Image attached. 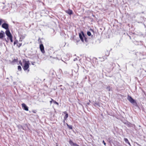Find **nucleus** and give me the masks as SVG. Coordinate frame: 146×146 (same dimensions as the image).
<instances>
[{
  "instance_id": "1",
  "label": "nucleus",
  "mask_w": 146,
  "mask_h": 146,
  "mask_svg": "<svg viewBox=\"0 0 146 146\" xmlns=\"http://www.w3.org/2000/svg\"><path fill=\"white\" fill-rule=\"evenodd\" d=\"M23 64L22 66V67L24 71L27 70L29 72V70L28 69L29 67V61L28 60H26L25 59L23 60Z\"/></svg>"
},
{
  "instance_id": "2",
  "label": "nucleus",
  "mask_w": 146,
  "mask_h": 146,
  "mask_svg": "<svg viewBox=\"0 0 146 146\" xmlns=\"http://www.w3.org/2000/svg\"><path fill=\"white\" fill-rule=\"evenodd\" d=\"M79 35L80 39L82 42H84V41L83 38H85V41L86 42L87 41V38L86 37L83 31H82L81 32V33H79Z\"/></svg>"
},
{
  "instance_id": "3",
  "label": "nucleus",
  "mask_w": 146,
  "mask_h": 146,
  "mask_svg": "<svg viewBox=\"0 0 146 146\" xmlns=\"http://www.w3.org/2000/svg\"><path fill=\"white\" fill-rule=\"evenodd\" d=\"M127 100L131 103L133 104L136 103L135 101L131 96H128Z\"/></svg>"
},
{
  "instance_id": "4",
  "label": "nucleus",
  "mask_w": 146,
  "mask_h": 146,
  "mask_svg": "<svg viewBox=\"0 0 146 146\" xmlns=\"http://www.w3.org/2000/svg\"><path fill=\"white\" fill-rule=\"evenodd\" d=\"M2 27L3 28L7 30L9 28V25L8 24L6 23H3L2 25Z\"/></svg>"
},
{
  "instance_id": "5",
  "label": "nucleus",
  "mask_w": 146,
  "mask_h": 146,
  "mask_svg": "<svg viewBox=\"0 0 146 146\" xmlns=\"http://www.w3.org/2000/svg\"><path fill=\"white\" fill-rule=\"evenodd\" d=\"M40 48L41 52L43 53H44L45 52L44 50V46L42 44H41L40 45Z\"/></svg>"
},
{
  "instance_id": "6",
  "label": "nucleus",
  "mask_w": 146,
  "mask_h": 146,
  "mask_svg": "<svg viewBox=\"0 0 146 146\" xmlns=\"http://www.w3.org/2000/svg\"><path fill=\"white\" fill-rule=\"evenodd\" d=\"M22 108L25 110L28 111V107L24 103H23L22 104Z\"/></svg>"
},
{
  "instance_id": "7",
  "label": "nucleus",
  "mask_w": 146,
  "mask_h": 146,
  "mask_svg": "<svg viewBox=\"0 0 146 146\" xmlns=\"http://www.w3.org/2000/svg\"><path fill=\"white\" fill-rule=\"evenodd\" d=\"M5 36V34L3 31H1L0 33V39H3Z\"/></svg>"
},
{
  "instance_id": "8",
  "label": "nucleus",
  "mask_w": 146,
  "mask_h": 146,
  "mask_svg": "<svg viewBox=\"0 0 146 146\" xmlns=\"http://www.w3.org/2000/svg\"><path fill=\"white\" fill-rule=\"evenodd\" d=\"M69 143L70 145L73 146H79L76 143H74L72 140H70L69 141Z\"/></svg>"
},
{
  "instance_id": "9",
  "label": "nucleus",
  "mask_w": 146,
  "mask_h": 146,
  "mask_svg": "<svg viewBox=\"0 0 146 146\" xmlns=\"http://www.w3.org/2000/svg\"><path fill=\"white\" fill-rule=\"evenodd\" d=\"M5 34L7 36H8L9 37L12 36L11 34L10 33V32L9 30H7L6 31H5Z\"/></svg>"
},
{
  "instance_id": "10",
  "label": "nucleus",
  "mask_w": 146,
  "mask_h": 146,
  "mask_svg": "<svg viewBox=\"0 0 146 146\" xmlns=\"http://www.w3.org/2000/svg\"><path fill=\"white\" fill-rule=\"evenodd\" d=\"M63 113L65 114L64 117V119L63 121L64 122V123L65 122V120H66L67 118L68 117V115L66 111H64Z\"/></svg>"
},
{
  "instance_id": "11",
  "label": "nucleus",
  "mask_w": 146,
  "mask_h": 146,
  "mask_svg": "<svg viewBox=\"0 0 146 146\" xmlns=\"http://www.w3.org/2000/svg\"><path fill=\"white\" fill-rule=\"evenodd\" d=\"M66 12L69 15H71L73 14V12L70 9L67 11Z\"/></svg>"
},
{
  "instance_id": "12",
  "label": "nucleus",
  "mask_w": 146,
  "mask_h": 146,
  "mask_svg": "<svg viewBox=\"0 0 146 146\" xmlns=\"http://www.w3.org/2000/svg\"><path fill=\"white\" fill-rule=\"evenodd\" d=\"M124 140L126 143L128 144L130 146H131L130 143H129V140L127 139L124 138Z\"/></svg>"
},
{
  "instance_id": "13",
  "label": "nucleus",
  "mask_w": 146,
  "mask_h": 146,
  "mask_svg": "<svg viewBox=\"0 0 146 146\" xmlns=\"http://www.w3.org/2000/svg\"><path fill=\"white\" fill-rule=\"evenodd\" d=\"M66 125L68 126V128L71 129H72V125H69L68 123H66Z\"/></svg>"
},
{
  "instance_id": "14",
  "label": "nucleus",
  "mask_w": 146,
  "mask_h": 146,
  "mask_svg": "<svg viewBox=\"0 0 146 146\" xmlns=\"http://www.w3.org/2000/svg\"><path fill=\"white\" fill-rule=\"evenodd\" d=\"M22 45V43H18V44H17V46L19 48L20 46H21Z\"/></svg>"
},
{
  "instance_id": "15",
  "label": "nucleus",
  "mask_w": 146,
  "mask_h": 146,
  "mask_svg": "<svg viewBox=\"0 0 146 146\" xmlns=\"http://www.w3.org/2000/svg\"><path fill=\"white\" fill-rule=\"evenodd\" d=\"M51 99L52 100H53V102L54 104H55L57 105H58L59 104L56 101L52 99L51 98Z\"/></svg>"
},
{
  "instance_id": "16",
  "label": "nucleus",
  "mask_w": 146,
  "mask_h": 146,
  "mask_svg": "<svg viewBox=\"0 0 146 146\" xmlns=\"http://www.w3.org/2000/svg\"><path fill=\"white\" fill-rule=\"evenodd\" d=\"M17 69L19 71H21L22 70V68L20 66H18Z\"/></svg>"
},
{
  "instance_id": "17",
  "label": "nucleus",
  "mask_w": 146,
  "mask_h": 146,
  "mask_svg": "<svg viewBox=\"0 0 146 146\" xmlns=\"http://www.w3.org/2000/svg\"><path fill=\"white\" fill-rule=\"evenodd\" d=\"M25 38V37L24 36H21V37H20V40H19V41L20 42H22V40H21V38H22V39H23Z\"/></svg>"
},
{
  "instance_id": "18",
  "label": "nucleus",
  "mask_w": 146,
  "mask_h": 146,
  "mask_svg": "<svg viewBox=\"0 0 146 146\" xmlns=\"http://www.w3.org/2000/svg\"><path fill=\"white\" fill-rule=\"evenodd\" d=\"M87 35L89 36H90L91 35V32L90 31H88L87 32Z\"/></svg>"
},
{
  "instance_id": "19",
  "label": "nucleus",
  "mask_w": 146,
  "mask_h": 146,
  "mask_svg": "<svg viewBox=\"0 0 146 146\" xmlns=\"http://www.w3.org/2000/svg\"><path fill=\"white\" fill-rule=\"evenodd\" d=\"M18 41L17 40H15L14 42V45H15L16 44H18Z\"/></svg>"
},
{
  "instance_id": "20",
  "label": "nucleus",
  "mask_w": 146,
  "mask_h": 146,
  "mask_svg": "<svg viewBox=\"0 0 146 146\" xmlns=\"http://www.w3.org/2000/svg\"><path fill=\"white\" fill-rule=\"evenodd\" d=\"M106 89L109 91H110L111 89L110 87V86H107L106 88Z\"/></svg>"
},
{
  "instance_id": "21",
  "label": "nucleus",
  "mask_w": 146,
  "mask_h": 146,
  "mask_svg": "<svg viewBox=\"0 0 146 146\" xmlns=\"http://www.w3.org/2000/svg\"><path fill=\"white\" fill-rule=\"evenodd\" d=\"M9 39H10V41H11V42H13V38H12V36L9 37Z\"/></svg>"
},
{
  "instance_id": "22",
  "label": "nucleus",
  "mask_w": 146,
  "mask_h": 146,
  "mask_svg": "<svg viewBox=\"0 0 146 146\" xmlns=\"http://www.w3.org/2000/svg\"><path fill=\"white\" fill-rule=\"evenodd\" d=\"M19 63L21 66H23L22 62H21V60L19 61Z\"/></svg>"
},
{
  "instance_id": "23",
  "label": "nucleus",
  "mask_w": 146,
  "mask_h": 146,
  "mask_svg": "<svg viewBox=\"0 0 146 146\" xmlns=\"http://www.w3.org/2000/svg\"><path fill=\"white\" fill-rule=\"evenodd\" d=\"M36 110H33L32 111V112L34 113H36Z\"/></svg>"
},
{
  "instance_id": "24",
  "label": "nucleus",
  "mask_w": 146,
  "mask_h": 146,
  "mask_svg": "<svg viewBox=\"0 0 146 146\" xmlns=\"http://www.w3.org/2000/svg\"><path fill=\"white\" fill-rule=\"evenodd\" d=\"M2 19H0V25H1L2 24Z\"/></svg>"
},
{
  "instance_id": "25",
  "label": "nucleus",
  "mask_w": 146,
  "mask_h": 146,
  "mask_svg": "<svg viewBox=\"0 0 146 146\" xmlns=\"http://www.w3.org/2000/svg\"><path fill=\"white\" fill-rule=\"evenodd\" d=\"M103 143L104 144V145H106V143L104 141V140H103Z\"/></svg>"
},
{
  "instance_id": "26",
  "label": "nucleus",
  "mask_w": 146,
  "mask_h": 146,
  "mask_svg": "<svg viewBox=\"0 0 146 146\" xmlns=\"http://www.w3.org/2000/svg\"><path fill=\"white\" fill-rule=\"evenodd\" d=\"M90 30L93 32H94V31L92 29H90Z\"/></svg>"
},
{
  "instance_id": "27",
  "label": "nucleus",
  "mask_w": 146,
  "mask_h": 146,
  "mask_svg": "<svg viewBox=\"0 0 146 146\" xmlns=\"http://www.w3.org/2000/svg\"><path fill=\"white\" fill-rule=\"evenodd\" d=\"M14 61H17V59H14Z\"/></svg>"
},
{
  "instance_id": "28",
  "label": "nucleus",
  "mask_w": 146,
  "mask_h": 146,
  "mask_svg": "<svg viewBox=\"0 0 146 146\" xmlns=\"http://www.w3.org/2000/svg\"><path fill=\"white\" fill-rule=\"evenodd\" d=\"M50 104H51L52 103V101H50Z\"/></svg>"
},
{
  "instance_id": "29",
  "label": "nucleus",
  "mask_w": 146,
  "mask_h": 146,
  "mask_svg": "<svg viewBox=\"0 0 146 146\" xmlns=\"http://www.w3.org/2000/svg\"><path fill=\"white\" fill-rule=\"evenodd\" d=\"M39 40H40V38H39V39H38V41H39Z\"/></svg>"
},
{
  "instance_id": "30",
  "label": "nucleus",
  "mask_w": 146,
  "mask_h": 146,
  "mask_svg": "<svg viewBox=\"0 0 146 146\" xmlns=\"http://www.w3.org/2000/svg\"><path fill=\"white\" fill-rule=\"evenodd\" d=\"M40 42L42 43V42H41V40L40 41Z\"/></svg>"
},
{
  "instance_id": "31",
  "label": "nucleus",
  "mask_w": 146,
  "mask_h": 146,
  "mask_svg": "<svg viewBox=\"0 0 146 146\" xmlns=\"http://www.w3.org/2000/svg\"><path fill=\"white\" fill-rule=\"evenodd\" d=\"M51 101H52V102H53V100H52L51 99Z\"/></svg>"
},
{
  "instance_id": "32",
  "label": "nucleus",
  "mask_w": 146,
  "mask_h": 146,
  "mask_svg": "<svg viewBox=\"0 0 146 146\" xmlns=\"http://www.w3.org/2000/svg\"><path fill=\"white\" fill-rule=\"evenodd\" d=\"M88 104H89V103H88Z\"/></svg>"
}]
</instances>
